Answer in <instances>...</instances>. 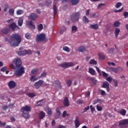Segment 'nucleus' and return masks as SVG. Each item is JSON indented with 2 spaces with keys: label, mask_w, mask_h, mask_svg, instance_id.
<instances>
[{
  "label": "nucleus",
  "mask_w": 128,
  "mask_h": 128,
  "mask_svg": "<svg viewBox=\"0 0 128 128\" xmlns=\"http://www.w3.org/2000/svg\"><path fill=\"white\" fill-rule=\"evenodd\" d=\"M5 42H8L12 46L16 48L18 46V44L22 42V37L18 33L14 34L10 36V40L6 38Z\"/></svg>",
  "instance_id": "f257e3e1"
},
{
  "label": "nucleus",
  "mask_w": 128,
  "mask_h": 128,
  "mask_svg": "<svg viewBox=\"0 0 128 128\" xmlns=\"http://www.w3.org/2000/svg\"><path fill=\"white\" fill-rule=\"evenodd\" d=\"M80 12L74 13L71 16L70 18L72 22H78L80 20Z\"/></svg>",
  "instance_id": "f03ea898"
},
{
  "label": "nucleus",
  "mask_w": 128,
  "mask_h": 128,
  "mask_svg": "<svg viewBox=\"0 0 128 128\" xmlns=\"http://www.w3.org/2000/svg\"><path fill=\"white\" fill-rule=\"evenodd\" d=\"M36 40L37 42H48V38H46V34H40L39 35H37Z\"/></svg>",
  "instance_id": "7ed1b4c3"
},
{
  "label": "nucleus",
  "mask_w": 128,
  "mask_h": 128,
  "mask_svg": "<svg viewBox=\"0 0 128 128\" xmlns=\"http://www.w3.org/2000/svg\"><path fill=\"white\" fill-rule=\"evenodd\" d=\"M75 66L76 64H74V63L73 62H65L60 64V66L61 68H68L74 66Z\"/></svg>",
  "instance_id": "20e7f679"
},
{
  "label": "nucleus",
  "mask_w": 128,
  "mask_h": 128,
  "mask_svg": "<svg viewBox=\"0 0 128 128\" xmlns=\"http://www.w3.org/2000/svg\"><path fill=\"white\" fill-rule=\"evenodd\" d=\"M24 74V67H20L18 70H16L14 72L15 76H20Z\"/></svg>",
  "instance_id": "39448f33"
},
{
  "label": "nucleus",
  "mask_w": 128,
  "mask_h": 128,
  "mask_svg": "<svg viewBox=\"0 0 128 128\" xmlns=\"http://www.w3.org/2000/svg\"><path fill=\"white\" fill-rule=\"evenodd\" d=\"M12 64L16 66V68H20L22 64V60L18 58H15L13 60Z\"/></svg>",
  "instance_id": "423d86ee"
},
{
  "label": "nucleus",
  "mask_w": 128,
  "mask_h": 128,
  "mask_svg": "<svg viewBox=\"0 0 128 128\" xmlns=\"http://www.w3.org/2000/svg\"><path fill=\"white\" fill-rule=\"evenodd\" d=\"M126 126H128V119H124L118 124V126L120 128H124Z\"/></svg>",
  "instance_id": "0eeeda50"
},
{
  "label": "nucleus",
  "mask_w": 128,
  "mask_h": 128,
  "mask_svg": "<svg viewBox=\"0 0 128 128\" xmlns=\"http://www.w3.org/2000/svg\"><path fill=\"white\" fill-rule=\"evenodd\" d=\"M44 84V80H40L36 82L34 84V88L38 90V88H40V86H42Z\"/></svg>",
  "instance_id": "6e6552de"
},
{
  "label": "nucleus",
  "mask_w": 128,
  "mask_h": 128,
  "mask_svg": "<svg viewBox=\"0 0 128 128\" xmlns=\"http://www.w3.org/2000/svg\"><path fill=\"white\" fill-rule=\"evenodd\" d=\"M8 86L10 90H12V88H14L16 86V83L14 80H10L8 82Z\"/></svg>",
  "instance_id": "1a4fd4ad"
},
{
  "label": "nucleus",
  "mask_w": 128,
  "mask_h": 128,
  "mask_svg": "<svg viewBox=\"0 0 128 128\" xmlns=\"http://www.w3.org/2000/svg\"><path fill=\"white\" fill-rule=\"evenodd\" d=\"M26 24L28 28H30V30H36V26L34 24L32 21H26Z\"/></svg>",
  "instance_id": "9d476101"
},
{
  "label": "nucleus",
  "mask_w": 128,
  "mask_h": 128,
  "mask_svg": "<svg viewBox=\"0 0 128 128\" xmlns=\"http://www.w3.org/2000/svg\"><path fill=\"white\" fill-rule=\"evenodd\" d=\"M28 18L30 20H36L38 18V14L34 13H30L28 16Z\"/></svg>",
  "instance_id": "9b49d317"
},
{
  "label": "nucleus",
  "mask_w": 128,
  "mask_h": 128,
  "mask_svg": "<svg viewBox=\"0 0 128 128\" xmlns=\"http://www.w3.org/2000/svg\"><path fill=\"white\" fill-rule=\"evenodd\" d=\"M102 88H106L108 92H110V84L108 82L106 81L104 82L102 86Z\"/></svg>",
  "instance_id": "f8f14e48"
},
{
  "label": "nucleus",
  "mask_w": 128,
  "mask_h": 128,
  "mask_svg": "<svg viewBox=\"0 0 128 128\" xmlns=\"http://www.w3.org/2000/svg\"><path fill=\"white\" fill-rule=\"evenodd\" d=\"M10 28H11L12 30H15L16 29L18 30L20 27L17 26V24L15 22H12L11 24L9 25Z\"/></svg>",
  "instance_id": "ddd939ff"
},
{
  "label": "nucleus",
  "mask_w": 128,
  "mask_h": 128,
  "mask_svg": "<svg viewBox=\"0 0 128 128\" xmlns=\"http://www.w3.org/2000/svg\"><path fill=\"white\" fill-rule=\"evenodd\" d=\"M21 112H32V108L28 106H23L21 108Z\"/></svg>",
  "instance_id": "4468645a"
},
{
  "label": "nucleus",
  "mask_w": 128,
  "mask_h": 128,
  "mask_svg": "<svg viewBox=\"0 0 128 128\" xmlns=\"http://www.w3.org/2000/svg\"><path fill=\"white\" fill-rule=\"evenodd\" d=\"M52 86H58L59 88H62V84L60 83V81L58 80H55L54 82L52 84Z\"/></svg>",
  "instance_id": "2eb2a0df"
},
{
  "label": "nucleus",
  "mask_w": 128,
  "mask_h": 128,
  "mask_svg": "<svg viewBox=\"0 0 128 128\" xmlns=\"http://www.w3.org/2000/svg\"><path fill=\"white\" fill-rule=\"evenodd\" d=\"M10 32V29L8 28H3L0 30V32L2 34H8Z\"/></svg>",
  "instance_id": "dca6fc26"
},
{
  "label": "nucleus",
  "mask_w": 128,
  "mask_h": 128,
  "mask_svg": "<svg viewBox=\"0 0 128 128\" xmlns=\"http://www.w3.org/2000/svg\"><path fill=\"white\" fill-rule=\"evenodd\" d=\"M75 128H78L80 126V117L76 116V120H74Z\"/></svg>",
  "instance_id": "f3484780"
},
{
  "label": "nucleus",
  "mask_w": 128,
  "mask_h": 128,
  "mask_svg": "<svg viewBox=\"0 0 128 128\" xmlns=\"http://www.w3.org/2000/svg\"><path fill=\"white\" fill-rule=\"evenodd\" d=\"M63 104L65 106H70V103L68 102V97H64Z\"/></svg>",
  "instance_id": "a211bd4d"
},
{
  "label": "nucleus",
  "mask_w": 128,
  "mask_h": 128,
  "mask_svg": "<svg viewBox=\"0 0 128 128\" xmlns=\"http://www.w3.org/2000/svg\"><path fill=\"white\" fill-rule=\"evenodd\" d=\"M88 80H90V82H92V84L94 86L96 85L97 80H96V78L94 77H90L88 78Z\"/></svg>",
  "instance_id": "6ab92c4d"
},
{
  "label": "nucleus",
  "mask_w": 128,
  "mask_h": 128,
  "mask_svg": "<svg viewBox=\"0 0 128 128\" xmlns=\"http://www.w3.org/2000/svg\"><path fill=\"white\" fill-rule=\"evenodd\" d=\"M22 112V116L24 118H26L27 120L30 118L29 112Z\"/></svg>",
  "instance_id": "aec40b11"
},
{
  "label": "nucleus",
  "mask_w": 128,
  "mask_h": 128,
  "mask_svg": "<svg viewBox=\"0 0 128 128\" xmlns=\"http://www.w3.org/2000/svg\"><path fill=\"white\" fill-rule=\"evenodd\" d=\"M88 72L90 74H92V76H96V70H94L92 68H89Z\"/></svg>",
  "instance_id": "412c9836"
},
{
  "label": "nucleus",
  "mask_w": 128,
  "mask_h": 128,
  "mask_svg": "<svg viewBox=\"0 0 128 128\" xmlns=\"http://www.w3.org/2000/svg\"><path fill=\"white\" fill-rule=\"evenodd\" d=\"M44 116H46V113H44V112L43 111L40 112L38 114L39 120H42V118H44Z\"/></svg>",
  "instance_id": "4be33fe9"
},
{
  "label": "nucleus",
  "mask_w": 128,
  "mask_h": 128,
  "mask_svg": "<svg viewBox=\"0 0 128 128\" xmlns=\"http://www.w3.org/2000/svg\"><path fill=\"white\" fill-rule=\"evenodd\" d=\"M90 28H92L95 30H98V24H90Z\"/></svg>",
  "instance_id": "5701e85b"
},
{
  "label": "nucleus",
  "mask_w": 128,
  "mask_h": 128,
  "mask_svg": "<svg viewBox=\"0 0 128 128\" xmlns=\"http://www.w3.org/2000/svg\"><path fill=\"white\" fill-rule=\"evenodd\" d=\"M26 50L19 51L17 52V54L18 56H26Z\"/></svg>",
  "instance_id": "b1692460"
},
{
  "label": "nucleus",
  "mask_w": 128,
  "mask_h": 128,
  "mask_svg": "<svg viewBox=\"0 0 128 128\" xmlns=\"http://www.w3.org/2000/svg\"><path fill=\"white\" fill-rule=\"evenodd\" d=\"M54 18L56 17V14H58V8H56V5L54 4Z\"/></svg>",
  "instance_id": "393cba45"
},
{
  "label": "nucleus",
  "mask_w": 128,
  "mask_h": 128,
  "mask_svg": "<svg viewBox=\"0 0 128 128\" xmlns=\"http://www.w3.org/2000/svg\"><path fill=\"white\" fill-rule=\"evenodd\" d=\"M120 32V28H116L115 30V36L116 38H118V34Z\"/></svg>",
  "instance_id": "a878e982"
},
{
  "label": "nucleus",
  "mask_w": 128,
  "mask_h": 128,
  "mask_svg": "<svg viewBox=\"0 0 128 128\" xmlns=\"http://www.w3.org/2000/svg\"><path fill=\"white\" fill-rule=\"evenodd\" d=\"M119 113L122 114V116H124L126 114V110L124 109H122L119 112Z\"/></svg>",
  "instance_id": "bb28decb"
},
{
  "label": "nucleus",
  "mask_w": 128,
  "mask_h": 128,
  "mask_svg": "<svg viewBox=\"0 0 128 128\" xmlns=\"http://www.w3.org/2000/svg\"><path fill=\"white\" fill-rule=\"evenodd\" d=\"M90 64H98V62H96V60H94V59H92L91 60H90V62H89Z\"/></svg>",
  "instance_id": "cd10ccee"
},
{
  "label": "nucleus",
  "mask_w": 128,
  "mask_h": 128,
  "mask_svg": "<svg viewBox=\"0 0 128 128\" xmlns=\"http://www.w3.org/2000/svg\"><path fill=\"white\" fill-rule=\"evenodd\" d=\"M82 20H83L84 24H88V23L90 22V20H88V18H86V16H83Z\"/></svg>",
  "instance_id": "c85d7f7f"
},
{
  "label": "nucleus",
  "mask_w": 128,
  "mask_h": 128,
  "mask_svg": "<svg viewBox=\"0 0 128 128\" xmlns=\"http://www.w3.org/2000/svg\"><path fill=\"white\" fill-rule=\"evenodd\" d=\"M44 101L42 100L37 102L36 104V106H44Z\"/></svg>",
  "instance_id": "c756f323"
},
{
  "label": "nucleus",
  "mask_w": 128,
  "mask_h": 128,
  "mask_svg": "<svg viewBox=\"0 0 128 128\" xmlns=\"http://www.w3.org/2000/svg\"><path fill=\"white\" fill-rule=\"evenodd\" d=\"M22 24H24V20H22V18H20L18 20V26H22Z\"/></svg>",
  "instance_id": "7c9ffc66"
},
{
  "label": "nucleus",
  "mask_w": 128,
  "mask_h": 128,
  "mask_svg": "<svg viewBox=\"0 0 128 128\" xmlns=\"http://www.w3.org/2000/svg\"><path fill=\"white\" fill-rule=\"evenodd\" d=\"M98 56H99V58L100 60H104V58H106V56H104V54L100 52L98 54Z\"/></svg>",
  "instance_id": "2f4dec72"
},
{
  "label": "nucleus",
  "mask_w": 128,
  "mask_h": 128,
  "mask_svg": "<svg viewBox=\"0 0 128 128\" xmlns=\"http://www.w3.org/2000/svg\"><path fill=\"white\" fill-rule=\"evenodd\" d=\"M32 74H36L38 72V68H34L32 69L31 71Z\"/></svg>",
  "instance_id": "473e14b6"
},
{
  "label": "nucleus",
  "mask_w": 128,
  "mask_h": 128,
  "mask_svg": "<svg viewBox=\"0 0 128 128\" xmlns=\"http://www.w3.org/2000/svg\"><path fill=\"white\" fill-rule=\"evenodd\" d=\"M28 96L29 98H34V96H36V94L30 92L28 94Z\"/></svg>",
  "instance_id": "72a5a7b5"
},
{
  "label": "nucleus",
  "mask_w": 128,
  "mask_h": 128,
  "mask_svg": "<svg viewBox=\"0 0 128 128\" xmlns=\"http://www.w3.org/2000/svg\"><path fill=\"white\" fill-rule=\"evenodd\" d=\"M79 0H72V6H76L78 4Z\"/></svg>",
  "instance_id": "f704fd0d"
},
{
  "label": "nucleus",
  "mask_w": 128,
  "mask_h": 128,
  "mask_svg": "<svg viewBox=\"0 0 128 128\" xmlns=\"http://www.w3.org/2000/svg\"><path fill=\"white\" fill-rule=\"evenodd\" d=\"M63 50L66 52H70V48L68 46H64L62 48Z\"/></svg>",
  "instance_id": "c9c22d12"
},
{
  "label": "nucleus",
  "mask_w": 128,
  "mask_h": 128,
  "mask_svg": "<svg viewBox=\"0 0 128 128\" xmlns=\"http://www.w3.org/2000/svg\"><path fill=\"white\" fill-rule=\"evenodd\" d=\"M122 6V2H118L116 4L115 6V8H120V6Z\"/></svg>",
  "instance_id": "e433bc0d"
},
{
  "label": "nucleus",
  "mask_w": 128,
  "mask_h": 128,
  "mask_svg": "<svg viewBox=\"0 0 128 128\" xmlns=\"http://www.w3.org/2000/svg\"><path fill=\"white\" fill-rule=\"evenodd\" d=\"M25 38H26L27 40H30L32 38V35L30 33H27L25 34Z\"/></svg>",
  "instance_id": "4c0bfd02"
},
{
  "label": "nucleus",
  "mask_w": 128,
  "mask_h": 128,
  "mask_svg": "<svg viewBox=\"0 0 128 128\" xmlns=\"http://www.w3.org/2000/svg\"><path fill=\"white\" fill-rule=\"evenodd\" d=\"M72 80H67L66 81V84L68 88L72 86Z\"/></svg>",
  "instance_id": "58836bf2"
},
{
  "label": "nucleus",
  "mask_w": 128,
  "mask_h": 128,
  "mask_svg": "<svg viewBox=\"0 0 128 128\" xmlns=\"http://www.w3.org/2000/svg\"><path fill=\"white\" fill-rule=\"evenodd\" d=\"M86 50V48L84 46H81L79 48V52H84V51Z\"/></svg>",
  "instance_id": "ea45409f"
},
{
  "label": "nucleus",
  "mask_w": 128,
  "mask_h": 128,
  "mask_svg": "<svg viewBox=\"0 0 128 128\" xmlns=\"http://www.w3.org/2000/svg\"><path fill=\"white\" fill-rule=\"evenodd\" d=\"M119 26H120V22L118 21H116L115 22H114V26L116 28L118 27Z\"/></svg>",
  "instance_id": "a19ab883"
},
{
  "label": "nucleus",
  "mask_w": 128,
  "mask_h": 128,
  "mask_svg": "<svg viewBox=\"0 0 128 128\" xmlns=\"http://www.w3.org/2000/svg\"><path fill=\"white\" fill-rule=\"evenodd\" d=\"M9 14L10 16H14V10L12 8H10L9 10Z\"/></svg>",
  "instance_id": "79ce46f5"
},
{
  "label": "nucleus",
  "mask_w": 128,
  "mask_h": 128,
  "mask_svg": "<svg viewBox=\"0 0 128 128\" xmlns=\"http://www.w3.org/2000/svg\"><path fill=\"white\" fill-rule=\"evenodd\" d=\"M116 70V68L110 67H107L106 68V70H107V72H112V70Z\"/></svg>",
  "instance_id": "37998d69"
},
{
  "label": "nucleus",
  "mask_w": 128,
  "mask_h": 128,
  "mask_svg": "<svg viewBox=\"0 0 128 128\" xmlns=\"http://www.w3.org/2000/svg\"><path fill=\"white\" fill-rule=\"evenodd\" d=\"M38 28L39 32H40V30H42L44 29V26H42V24H39Z\"/></svg>",
  "instance_id": "c03bdc74"
},
{
  "label": "nucleus",
  "mask_w": 128,
  "mask_h": 128,
  "mask_svg": "<svg viewBox=\"0 0 128 128\" xmlns=\"http://www.w3.org/2000/svg\"><path fill=\"white\" fill-rule=\"evenodd\" d=\"M96 110L98 112H102V106L97 105L96 106Z\"/></svg>",
  "instance_id": "a18cd8bd"
},
{
  "label": "nucleus",
  "mask_w": 128,
  "mask_h": 128,
  "mask_svg": "<svg viewBox=\"0 0 128 128\" xmlns=\"http://www.w3.org/2000/svg\"><path fill=\"white\" fill-rule=\"evenodd\" d=\"M26 52V54H28V56H30L32 54V50H25Z\"/></svg>",
  "instance_id": "49530a36"
},
{
  "label": "nucleus",
  "mask_w": 128,
  "mask_h": 128,
  "mask_svg": "<svg viewBox=\"0 0 128 128\" xmlns=\"http://www.w3.org/2000/svg\"><path fill=\"white\" fill-rule=\"evenodd\" d=\"M48 74V73L46 72H43L40 76V78H44V76H46V75Z\"/></svg>",
  "instance_id": "de8ad7c7"
},
{
  "label": "nucleus",
  "mask_w": 128,
  "mask_h": 128,
  "mask_svg": "<svg viewBox=\"0 0 128 128\" xmlns=\"http://www.w3.org/2000/svg\"><path fill=\"white\" fill-rule=\"evenodd\" d=\"M106 6V4H102V3L100 4L98 6L97 8H98V10H100V8L102 6Z\"/></svg>",
  "instance_id": "09e8293b"
},
{
  "label": "nucleus",
  "mask_w": 128,
  "mask_h": 128,
  "mask_svg": "<svg viewBox=\"0 0 128 128\" xmlns=\"http://www.w3.org/2000/svg\"><path fill=\"white\" fill-rule=\"evenodd\" d=\"M90 108L91 110V112L94 114V112L96 110V108L92 106V105H90Z\"/></svg>",
  "instance_id": "8fccbe9b"
},
{
  "label": "nucleus",
  "mask_w": 128,
  "mask_h": 128,
  "mask_svg": "<svg viewBox=\"0 0 128 128\" xmlns=\"http://www.w3.org/2000/svg\"><path fill=\"white\" fill-rule=\"evenodd\" d=\"M16 14L18 15L22 14H24V10H18L16 12Z\"/></svg>",
  "instance_id": "3c124183"
},
{
  "label": "nucleus",
  "mask_w": 128,
  "mask_h": 128,
  "mask_svg": "<svg viewBox=\"0 0 128 128\" xmlns=\"http://www.w3.org/2000/svg\"><path fill=\"white\" fill-rule=\"evenodd\" d=\"M72 32H76L78 30V28L76 26H73L72 27Z\"/></svg>",
  "instance_id": "603ef678"
},
{
  "label": "nucleus",
  "mask_w": 128,
  "mask_h": 128,
  "mask_svg": "<svg viewBox=\"0 0 128 128\" xmlns=\"http://www.w3.org/2000/svg\"><path fill=\"white\" fill-rule=\"evenodd\" d=\"M52 4V1H46L45 2V4L48 6H50Z\"/></svg>",
  "instance_id": "864d4df0"
},
{
  "label": "nucleus",
  "mask_w": 128,
  "mask_h": 128,
  "mask_svg": "<svg viewBox=\"0 0 128 128\" xmlns=\"http://www.w3.org/2000/svg\"><path fill=\"white\" fill-rule=\"evenodd\" d=\"M5 6L4 12H8V8H10V6H8V4H6Z\"/></svg>",
  "instance_id": "5fc2aeb1"
},
{
  "label": "nucleus",
  "mask_w": 128,
  "mask_h": 128,
  "mask_svg": "<svg viewBox=\"0 0 128 128\" xmlns=\"http://www.w3.org/2000/svg\"><path fill=\"white\" fill-rule=\"evenodd\" d=\"M124 10V7H122L121 9H120L118 10H114V12H120Z\"/></svg>",
  "instance_id": "6e6d98bb"
},
{
  "label": "nucleus",
  "mask_w": 128,
  "mask_h": 128,
  "mask_svg": "<svg viewBox=\"0 0 128 128\" xmlns=\"http://www.w3.org/2000/svg\"><path fill=\"white\" fill-rule=\"evenodd\" d=\"M6 122L2 123V122L0 121V128H2V126H6Z\"/></svg>",
  "instance_id": "4d7b16f0"
},
{
  "label": "nucleus",
  "mask_w": 128,
  "mask_h": 128,
  "mask_svg": "<svg viewBox=\"0 0 128 128\" xmlns=\"http://www.w3.org/2000/svg\"><path fill=\"white\" fill-rule=\"evenodd\" d=\"M2 108L3 110H6L8 108V106L6 105H4V106H2Z\"/></svg>",
  "instance_id": "13d9d810"
},
{
  "label": "nucleus",
  "mask_w": 128,
  "mask_h": 128,
  "mask_svg": "<svg viewBox=\"0 0 128 128\" xmlns=\"http://www.w3.org/2000/svg\"><path fill=\"white\" fill-rule=\"evenodd\" d=\"M8 70V67L4 66L0 69V72H6Z\"/></svg>",
  "instance_id": "bf43d9fd"
},
{
  "label": "nucleus",
  "mask_w": 128,
  "mask_h": 128,
  "mask_svg": "<svg viewBox=\"0 0 128 128\" xmlns=\"http://www.w3.org/2000/svg\"><path fill=\"white\" fill-rule=\"evenodd\" d=\"M56 112L58 116H60V110H58V108H56Z\"/></svg>",
  "instance_id": "052dcab7"
},
{
  "label": "nucleus",
  "mask_w": 128,
  "mask_h": 128,
  "mask_svg": "<svg viewBox=\"0 0 128 128\" xmlns=\"http://www.w3.org/2000/svg\"><path fill=\"white\" fill-rule=\"evenodd\" d=\"M102 76H104V78H107V76H108V74L104 71L102 72Z\"/></svg>",
  "instance_id": "680f3d73"
},
{
  "label": "nucleus",
  "mask_w": 128,
  "mask_h": 128,
  "mask_svg": "<svg viewBox=\"0 0 128 128\" xmlns=\"http://www.w3.org/2000/svg\"><path fill=\"white\" fill-rule=\"evenodd\" d=\"M106 80H108V82H110L112 80V78L110 76H109L106 78Z\"/></svg>",
  "instance_id": "e2e57ef3"
},
{
  "label": "nucleus",
  "mask_w": 128,
  "mask_h": 128,
  "mask_svg": "<svg viewBox=\"0 0 128 128\" xmlns=\"http://www.w3.org/2000/svg\"><path fill=\"white\" fill-rule=\"evenodd\" d=\"M114 86L115 87L118 86V80H114Z\"/></svg>",
  "instance_id": "0e129e2a"
},
{
  "label": "nucleus",
  "mask_w": 128,
  "mask_h": 128,
  "mask_svg": "<svg viewBox=\"0 0 128 128\" xmlns=\"http://www.w3.org/2000/svg\"><path fill=\"white\" fill-rule=\"evenodd\" d=\"M90 110V106H88L84 108L83 113L86 112V110Z\"/></svg>",
  "instance_id": "69168bd1"
},
{
  "label": "nucleus",
  "mask_w": 128,
  "mask_h": 128,
  "mask_svg": "<svg viewBox=\"0 0 128 128\" xmlns=\"http://www.w3.org/2000/svg\"><path fill=\"white\" fill-rule=\"evenodd\" d=\"M124 16L125 18H128V12H124Z\"/></svg>",
  "instance_id": "338daca9"
},
{
  "label": "nucleus",
  "mask_w": 128,
  "mask_h": 128,
  "mask_svg": "<svg viewBox=\"0 0 128 128\" xmlns=\"http://www.w3.org/2000/svg\"><path fill=\"white\" fill-rule=\"evenodd\" d=\"M10 68H12V70H16V66H14V64H10Z\"/></svg>",
  "instance_id": "774afa93"
}]
</instances>
